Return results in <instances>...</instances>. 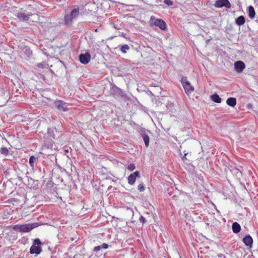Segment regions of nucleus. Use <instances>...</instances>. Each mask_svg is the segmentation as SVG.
<instances>
[{"label": "nucleus", "mask_w": 258, "mask_h": 258, "mask_svg": "<svg viewBox=\"0 0 258 258\" xmlns=\"http://www.w3.org/2000/svg\"><path fill=\"white\" fill-rule=\"evenodd\" d=\"M39 226L38 223H28L25 224H17L13 226V230L20 232H29L32 229Z\"/></svg>", "instance_id": "nucleus-1"}, {"label": "nucleus", "mask_w": 258, "mask_h": 258, "mask_svg": "<svg viewBox=\"0 0 258 258\" xmlns=\"http://www.w3.org/2000/svg\"><path fill=\"white\" fill-rule=\"evenodd\" d=\"M149 23L151 26H157L162 30H165L166 28V24L164 20L156 18L153 16L151 17Z\"/></svg>", "instance_id": "nucleus-2"}, {"label": "nucleus", "mask_w": 258, "mask_h": 258, "mask_svg": "<svg viewBox=\"0 0 258 258\" xmlns=\"http://www.w3.org/2000/svg\"><path fill=\"white\" fill-rule=\"evenodd\" d=\"M41 244L42 243L39 239H35L33 241V245L30 248V253L37 255L40 254L42 251Z\"/></svg>", "instance_id": "nucleus-3"}, {"label": "nucleus", "mask_w": 258, "mask_h": 258, "mask_svg": "<svg viewBox=\"0 0 258 258\" xmlns=\"http://www.w3.org/2000/svg\"><path fill=\"white\" fill-rule=\"evenodd\" d=\"M181 83L187 95H189L194 91V87L191 86L189 82L187 80L186 78H182Z\"/></svg>", "instance_id": "nucleus-4"}, {"label": "nucleus", "mask_w": 258, "mask_h": 258, "mask_svg": "<svg viewBox=\"0 0 258 258\" xmlns=\"http://www.w3.org/2000/svg\"><path fill=\"white\" fill-rule=\"evenodd\" d=\"M30 16L34 17L35 20H38V15L37 14H28L25 12H20L17 15V18L22 21H29Z\"/></svg>", "instance_id": "nucleus-5"}, {"label": "nucleus", "mask_w": 258, "mask_h": 258, "mask_svg": "<svg viewBox=\"0 0 258 258\" xmlns=\"http://www.w3.org/2000/svg\"><path fill=\"white\" fill-rule=\"evenodd\" d=\"M214 6L215 8H217L224 7L227 9H230L231 7V4L228 0H217Z\"/></svg>", "instance_id": "nucleus-6"}, {"label": "nucleus", "mask_w": 258, "mask_h": 258, "mask_svg": "<svg viewBox=\"0 0 258 258\" xmlns=\"http://www.w3.org/2000/svg\"><path fill=\"white\" fill-rule=\"evenodd\" d=\"M79 60L82 63L86 64L91 60V55L88 52H86L84 54L82 53L79 55Z\"/></svg>", "instance_id": "nucleus-7"}, {"label": "nucleus", "mask_w": 258, "mask_h": 258, "mask_svg": "<svg viewBox=\"0 0 258 258\" xmlns=\"http://www.w3.org/2000/svg\"><path fill=\"white\" fill-rule=\"evenodd\" d=\"M245 68L244 63L240 60L237 61L234 63V69L238 73H241Z\"/></svg>", "instance_id": "nucleus-8"}, {"label": "nucleus", "mask_w": 258, "mask_h": 258, "mask_svg": "<svg viewBox=\"0 0 258 258\" xmlns=\"http://www.w3.org/2000/svg\"><path fill=\"white\" fill-rule=\"evenodd\" d=\"M137 177H140L139 172L138 171H136L130 174L128 177V183L130 185H133L135 183Z\"/></svg>", "instance_id": "nucleus-9"}, {"label": "nucleus", "mask_w": 258, "mask_h": 258, "mask_svg": "<svg viewBox=\"0 0 258 258\" xmlns=\"http://www.w3.org/2000/svg\"><path fill=\"white\" fill-rule=\"evenodd\" d=\"M54 104L59 110L62 111H66L68 110V108L64 106L65 103L62 101H55Z\"/></svg>", "instance_id": "nucleus-10"}, {"label": "nucleus", "mask_w": 258, "mask_h": 258, "mask_svg": "<svg viewBox=\"0 0 258 258\" xmlns=\"http://www.w3.org/2000/svg\"><path fill=\"white\" fill-rule=\"evenodd\" d=\"M243 242L246 246H251L253 242V240L252 237L248 235L243 238Z\"/></svg>", "instance_id": "nucleus-11"}, {"label": "nucleus", "mask_w": 258, "mask_h": 258, "mask_svg": "<svg viewBox=\"0 0 258 258\" xmlns=\"http://www.w3.org/2000/svg\"><path fill=\"white\" fill-rule=\"evenodd\" d=\"M226 103L230 106L234 107L236 104V99L234 97L228 98L226 100Z\"/></svg>", "instance_id": "nucleus-12"}, {"label": "nucleus", "mask_w": 258, "mask_h": 258, "mask_svg": "<svg viewBox=\"0 0 258 258\" xmlns=\"http://www.w3.org/2000/svg\"><path fill=\"white\" fill-rule=\"evenodd\" d=\"M233 232L235 233H238L240 231L241 227L240 225L236 222L233 223L232 226Z\"/></svg>", "instance_id": "nucleus-13"}, {"label": "nucleus", "mask_w": 258, "mask_h": 258, "mask_svg": "<svg viewBox=\"0 0 258 258\" xmlns=\"http://www.w3.org/2000/svg\"><path fill=\"white\" fill-rule=\"evenodd\" d=\"M245 22V18L243 16L238 17L236 20V23L239 26L243 25Z\"/></svg>", "instance_id": "nucleus-14"}, {"label": "nucleus", "mask_w": 258, "mask_h": 258, "mask_svg": "<svg viewBox=\"0 0 258 258\" xmlns=\"http://www.w3.org/2000/svg\"><path fill=\"white\" fill-rule=\"evenodd\" d=\"M211 99L215 102L220 103L221 102V98L217 94L211 96Z\"/></svg>", "instance_id": "nucleus-15"}, {"label": "nucleus", "mask_w": 258, "mask_h": 258, "mask_svg": "<svg viewBox=\"0 0 258 258\" xmlns=\"http://www.w3.org/2000/svg\"><path fill=\"white\" fill-rule=\"evenodd\" d=\"M108 247V245L106 243H103L101 245H99L97 246H95L94 248V251L97 252L101 250V249H107Z\"/></svg>", "instance_id": "nucleus-16"}, {"label": "nucleus", "mask_w": 258, "mask_h": 258, "mask_svg": "<svg viewBox=\"0 0 258 258\" xmlns=\"http://www.w3.org/2000/svg\"><path fill=\"white\" fill-rule=\"evenodd\" d=\"M255 13L254 8L252 6L248 8V16L250 18H253L255 16Z\"/></svg>", "instance_id": "nucleus-17"}, {"label": "nucleus", "mask_w": 258, "mask_h": 258, "mask_svg": "<svg viewBox=\"0 0 258 258\" xmlns=\"http://www.w3.org/2000/svg\"><path fill=\"white\" fill-rule=\"evenodd\" d=\"M73 19L74 18L71 14H67L64 16L65 23L67 24H70Z\"/></svg>", "instance_id": "nucleus-18"}, {"label": "nucleus", "mask_w": 258, "mask_h": 258, "mask_svg": "<svg viewBox=\"0 0 258 258\" xmlns=\"http://www.w3.org/2000/svg\"><path fill=\"white\" fill-rule=\"evenodd\" d=\"M70 14L73 17L74 19L79 14V9H73L71 11Z\"/></svg>", "instance_id": "nucleus-19"}, {"label": "nucleus", "mask_w": 258, "mask_h": 258, "mask_svg": "<svg viewBox=\"0 0 258 258\" xmlns=\"http://www.w3.org/2000/svg\"><path fill=\"white\" fill-rule=\"evenodd\" d=\"M143 139L144 140V143H145V144L146 147H148V146L149 145V141H150L149 136L146 134H144L143 135Z\"/></svg>", "instance_id": "nucleus-20"}, {"label": "nucleus", "mask_w": 258, "mask_h": 258, "mask_svg": "<svg viewBox=\"0 0 258 258\" xmlns=\"http://www.w3.org/2000/svg\"><path fill=\"white\" fill-rule=\"evenodd\" d=\"M0 153L1 154H3L5 156H7L9 154V151L6 147H3L0 149Z\"/></svg>", "instance_id": "nucleus-21"}, {"label": "nucleus", "mask_w": 258, "mask_h": 258, "mask_svg": "<svg viewBox=\"0 0 258 258\" xmlns=\"http://www.w3.org/2000/svg\"><path fill=\"white\" fill-rule=\"evenodd\" d=\"M130 49V47L127 44H124L121 46L120 48V50L121 52L123 53H125L127 50Z\"/></svg>", "instance_id": "nucleus-22"}, {"label": "nucleus", "mask_w": 258, "mask_h": 258, "mask_svg": "<svg viewBox=\"0 0 258 258\" xmlns=\"http://www.w3.org/2000/svg\"><path fill=\"white\" fill-rule=\"evenodd\" d=\"M136 168V166L134 164H131L127 167V169L130 171H133Z\"/></svg>", "instance_id": "nucleus-23"}, {"label": "nucleus", "mask_w": 258, "mask_h": 258, "mask_svg": "<svg viewBox=\"0 0 258 258\" xmlns=\"http://www.w3.org/2000/svg\"><path fill=\"white\" fill-rule=\"evenodd\" d=\"M35 159V158L33 156H31L30 157V158H29V163H30V165L31 166H33V163H34V161Z\"/></svg>", "instance_id": "nucleus-24"}, {"label": "nucleus", "mask_w": 258, "mask_h": 258, "mask_svg": "<svg viewBox=\"0 0 258 258\" xmlns=\"http://www.w3.org/2000/svg\"><path fill=\"white\" fill-rule=\"evenodd\" d=\"M138 189L140 191H143L145 190V187L142 184H140L138 185Z\"/></svg>", "instance_id": "nucleus-25"}, {"label": "nucleus", "mask_w": 258, "mask_h": 258, "mask_svg": "<svg viewBox=\"0 0 258 258\" xmlns=\"http://www.w3.org/2000/svg\"><path fill=\"white\" fill-rule=\"evenodd\" d=\"M164 3L168 6H172L173 5V2L171 1V0H165Z\"/></svg>", "instance_id": "nucleus-26"}, {"label": "nucleus", "mask_w": 258, "mask_h": 258, "mask_svg": "<svg viewBox=\"0 0 258 258\" xmlns=\"http://www.w3.org/2000/svg\"><path fill=\"white\" fill-rule=\"evenodd\" d=\"M38 68L43 69L44 68V64L42 63H39L37 64Z\"/></svg>", "instance_id": "nucleus-27"}, {"label": "nucleus", "mask_w": 258, "mask_h": 258, "mask_svg": "<svg viewBox=\"0 0 258 258\" xmlns=\"http://www.w3.org/2000/svg\"><path fill=\"white\" fill-rule=\"evenodd\" d=\"M140 221H142L143 223H144L145 221V219L143 217H141L140 218Z\"/></svg>", "instance_id": "nucleus-28"}]
</instances>
